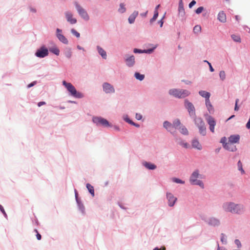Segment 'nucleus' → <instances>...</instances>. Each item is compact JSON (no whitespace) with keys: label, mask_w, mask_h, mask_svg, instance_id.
I'll return each mask as SVG.
<instances>
[{"label":"nucleus","mask_w":250,"mask_h":250,"mask_svg":"<svg viewBox=\"0 0 250 250\" xmlns=\"http://www.w3.org/2000/svg\"><path fill=\"white\" fill-rule=\"evenodd\" d=\"M62 84L66 89L70 96L78 99H82L84 97V94L81 92L77 91L75 86L71 83L63 81Z\"/></svg>","instance_id":"obj_1"},{"label":"nucleus","mask_w":250,"mask_h":250,"mask_svg":"<svg viewBox=\"0 0 250 250\" xmlns=\"http://www.w3.org/2000/svg\"><path fill=\"white\" fill-rule=\"evenodd\" d=\"M202 175L200 174L199 169L194 170L191 174L189 181L191 185H196L199 186L202 188H204V183L200 180L198 179H201Z\"/></svg>","instance_id":"obj_2"},{"label":"nucleus","mask_w":250,"mask_h":250,"mask_svg":"<svg viewBox=\"0 0 250 250\" xmlns=\"http://www.w3.org/2000/svg\"><path fill=\"white\" fill-rule=\"evenodd\" d=\"M190 92L187 89L180 88H171L168 90V94L176 98L184 99L190 94Z\"/></svg>","instance_id":"obj_3"},{"label":"nucleus","mask_w":250,"mask_h":250,"mask_svg":"<svg viewBox=\"0 0 250 250\" xmlns=\"http://www.w3.org/2000/svg\"><path fill=\"white\" fill-rule=\"evenodd\" d=\"M74 5L78 15L83 20L85 21L90 20V16L86 9L76 1L74 2Z\"/></svg>","instance_id":"obj_4"},{"label":"nucleus","mask_w":250,"mask_h":250,"mask_svg":"<svg viewBox=\"0 0 250 250\" xmlns=\"http://www.w3.org/2000/svg\"><path fill=\"white\" fill-rule=\"evenodd\" d=\"M92 122L98 126L104 127H111L112 125L105 119L101 116H93L92 119Z\"/></svg>","instance_id":"obj_5"},{"label":"nucleus","mask_w":250,"mask_h":250,"mask_svg":"<svg viewBox=\"0 0 250 250\" xmlns=\"http://www.w3.org/2000/svg\"><path fill=\"white\" fill-rule=\"evenodd\" d=\"M193 120L195 125L198 128L200 134L205 136L207 134V128L203 120L201 117H197Z\"/></svg>","instance_id":"obj_6"},{"label":"nucleus","mask_w":250,"mask_h":250,"mask_svg":"<svg viewBox=\"0 0 250 250\" xmlns=\"http://www.w3.org/2000/svg\"><path fill=\"white\" fill-rule=\"evenodd\" d=\"M184 103L185 107L187 110L190 118L192 120L197 118L195 108L193 104L188 99H185Z\"/></svg>","instance_id":"obj_7"},{"label":"nucleus","mask_w":250,"mask_h":250,"mask_svg":"<svg viewBox=\"0 0 250 250\" xmlns=\"http://www.w3.org/2000/svg\"><path fill=\"white\" fill-rule=\"evenodd\" d=\"M64 17L67 23L70 25H74L77 23V19L75 17L73 11L70 10H65L64 13Z\"/></svg>","instance_id":"obj_8"},{"label":"nucleus","mask_w":250,"mask_h":250,"mask_svg":"<svg viewBox=\"0 0 250 250\" xmlns=\"http://www.w3.org/2000/svg\"><path fill=\"white\" fill-rule=\"evenodd\" d=\"M102 88L103 92L107 95H112L116 91L114 86L107 82L103 83Z\"/></svg>","instance_id":"obj_9"},{"label":"nucleus","mask_w":250,"mask_h":250,"mask_svg":"<svg viewBox=\"0 0 250 250\" xmlns=\"http://www.w3.org/2000/svg\"><path fill=\"white\" fill-rule=\"evenodd\" d=\"M232 205L231 214L242 215L245 212V207L243 204L233 202Z\"/></svg>","instance_id":"obj_10"},{"label":"nucleus","mask_w":250,"mask_h":250,"mask_svg":"<svg viewBox=\"0 0 250 250\" xmlns=\"http://www.w3.org/2000/svg\"><path fill=\"white\" fill-rule=\"evenodd\" d=\"M55 36L59 42L62 44L67 45L69 43L68 39L64 35L63 30L59 28H57L55 30Z\"/></svg>","instance_id":"obj_11"},{"label":"nucleus","mask_w":250,"mask_h":250,"mask_svg":"<svg viewBox=\"0 0 250 250\" xmlns=\"http://www.w3.org/2000/svg\"><path fill=\"white\" fill-rule=\"evenodd\" d=\"M74 192L78 208L81 214L84 215L85 214V207L81 198L79 197L78 192L76 189H74Z\"/></svg>","instance_id":"obj_12"},{"label":"nucleus","mask_w":250,"mask_h":250,"mask_svg":"<svg viewBox=\"0 0 250 250\" xmlns=\"http://www.w3.org/2000/svg\"><path fill=\"white\" fill-rule=\"evenodd\" d=\"M206 223L208 226L213 228H218L221 225L220 219L214 216H211L208 218Z\"/></svg>","instance_id":"obj_13"},{"label":"nucleus","mask_w":250,"mask_h":250,"mask_svg":"<svg viewBox=\"0 0 250 250\" xmlns=\"http://www.w3.org/2000/svg\"><path fill=\"white\" fill-rule=\"evenodd\" d=\"M204 117L205 120L209 125L210 131L211 132L214 133L215 126L216 125V121L214 118L207 113L204 114Z\"/></svg>","instance_id":"obj_14"},{"label":"nucleus","mask_w":250,"mask_h":250,"mask_svg":"<svg viewBox=\"0 0 250 250\" xmlns=\"http://www.w3.org/2000/svg\"><path fill=\"white\" fill-rule=\"evenodd\" d=\"M124 61L127 67H132L136 63L135 57L133 55L126 54L124 57Z\"/></svg>","instance_id":"obj_15"},{"label":"nucleus","mask_w":250,"mask_h":250,"mask_svg":"<svg viewBox=\"0 0 250 250\" xmlns=\"http://www.w3.org/2000/svg\"><path fill=\"white\" fill-rule=\"evenodd\" d=\"M49 54L48 49L44 45L38 49L35 55L39 58H43Z\"/></svg>","instance_id":"obj_16"},{"label":"nucleus","mask_w":250,"mask_h":250,"mask_svg":"<svg viewBox=\"0 0 250 250\" xmlns=\"http://www.w3.org/2000/svg\"><path fill=\"white\" fill-rule=\"evenodd\" d=\"M166 199L167 201V205L169 207H174L177 201V197L170 192H166Z\"/></svg>","instance_id":"obj_17"},{"label":"nucleus","mask_w":250,"mask_h":250,"mask_svg":"<svg viewBox=\"0 0 250 250\" xmlns=\"http://www.w3.org/2000/svg\"><path fill=\"white\" fill-rule=\"evenodd\" d=\"M163 127L171 134L173 135H174L176 131L174 129L173 124L170 122L167 121H164L163 123Z\"/></svg>","instance_id":"obj_18"},{"label":"nucleus","mask_w":250,"mask_h":250,"mask_svg":"<svg viewBox=\"0 0 250 250\" xmlns=\"http://www.w3.org/2000/svg\"><path fill=\"white\" fill-rule=\"evenodd\" d=\"M233 202L228 201L223 203L222 205V208L223 210L226 212H229L231 213V208Z\"/></svg>","instance_id":"obj_19"},{"label":"nucleus","mask_w":250,"mask_h":250,"mask_svg":"<svg viewBox=\"0 0 250 250\" xmlns=\"http://www.w3.org/2000/svg\"><path fill=\"white\" fill-rule=\"evenodd\" d=\"M96 50L100 56L104 60H106L107 58V55L106 51L100 45H97L96 46Z\"/></svg>","instance_id":"obj_20"},{"label":"nucleus","mask_w":250,"mask_h":250,"mask_svg":"<svg viewBox=\"0 0 250 250\" xmlns=\"http://www.w3.org/2000/svg\"><path fill=\"white\" fill-rule=\"evenodd\" d=\"M142 165L147 170H154L157 168L156 165L149 162L144 161L142 162Z\"/></svg>","instance_id":"obj_21"},{"label":"nucleus","mask_w":250,"mask_h":250,"mask_svg":"<svg viewBox=\"0 0 250 250\" xmlns=\"http://www.w3.org/2000/svg\"><path fill=\"white\" fill-rule=\"evenodd\" d=\"M192 147L198 150L202 149V146L197 139H194L191 141Z\"/></svg>","instance_id":"obj_22"},{"label":"nucleus","mask_w":250,"mask_h":250,"mask_svg":"<svg viewBox=\"0 0 250 250\" xmlns=\"http://www.w3.org/2000/svg\"><path fill=\"white\" fill-rule=\"evenodd\" d=\"M240 137L238 134L231 135L229 137V142L230 144L239 143Z\"/></svg>","instance_id":"obj_23"},{"label":"nucleus","mask_w":250,"mask_h":250,"mask_svg":"<svg viewBox=\"0 0 250 250\" xmlns=\"http://www.w3.org/2000/svg\"><path fill=\"white\" fill-rule=\"evenodd\" d=\"M178 17L182 21L184 22L186 20L185 9H178Z\"/></svg>","instance_id":"obj_24"},{"label":"nucleus","mask_w":250,"mask_h":250,"mask_svg":"<svg viewBox=\"0 0 250 250\" xmlns=\"http://www.w3.org/2000/svg\"><path fill=\"white\" fill-rule=\"evenodd\" d=\"M205 105L208 111V113L209 115L213 114L214 113V109L210 100L205 102Z\"/></svg>","instance_id":"obj_25"},{"label":"nucleus","mask_w":250,"mask_h":250,"mask_svg":"<svg viewBox=\"0 0 250 250\" xmlns=\"http://www.w3.org/2000/svg\"><path fill=\"white\" fill-rule=\"evenodd\" d=\"M199 94L202 97L205 99V102L210 100L209 98L210 97V93L209 92L205 90H200L199 91Z\"/></svg>","instance_id":"obj_26"},{"label":"nucleus","mask_w":250,"mask_h":250,"mask_svg":"<svg viewBox=\"0 0 250 250\" xmlns=\"http://www.w3.org/2000/svg\"><path fill=\"white\" fill-rule=\"evenodd\" d=\"M138 12L134 11L128 17V21L130 24H132L134 22L135 19L138 15Z\"/></svg>","instance_id":"obj_27"},{"label":"nucleus","mask_w":250,"mask_h":250,"mask_svg":"<svg viewBox=\"0 0 250 250\" xmlns=\"http://www.w3.org/2000/svg\"><path fill=\"white\" fill-rule=\"evenodd\" d=\"M176 142L181 146L186 148H188L190 147L189 144L186 142L181 138H176Z\"/></svg>","instance_id":"obj_28"},{"label":"nucleus","mask_w":250,"mask_h":250,"mask_svg":"<svg viewBox=\"0 0 250 250\" xmlns=\"http://www.w3.org/2000/svg\"><path fill=\"white\" fill-rule=\"evenodd\" d=\"M149 46H151V47L147 49H144V53L148 54H152L154 51L155 50V49L157 47L158 44H149Z\"/></svg>","instance_id":"obj_29"},{"label":"nucleus","mask_w":250,"mask_h":250,"mask_svg":"<svg viewBox=\"0 0 250 250\" xmlns=\"http://www.w3.org/2000/svg\"><path fill=\"white\" fill-rule=\"evenodd\" d=\"M217 19L222 23L226 21V16L223 11H221L218 13Z\"/></svg>","instance_id":"obj_30"},{"label":"nucleus","mask_w":250,"mask_h":250,"mask_svg":"<svg viewBox=\"0 0 250 250\" xmlns=\"http://www.w3.org/2000/svg\"><path fill=\"white\" fill-rule=\"evenodd\" d=\"M117 11L120 14L125 13L126 11V4L124 2L120 3Z\"/></svg>","instance_id":"obj_31"},{"label":"nucleus","mask_w":250,"mask_h":250,"mask_svg":"<svg viewBox=\"0 0 250 250\" xmlns=\"http://www.w3.org/2000/svg\"><path fill=\"white\" fill-rule=\"evenodd\" d=\"M50 51L51 53L57 55L59 56L60 55V51L59 48L56 46L54 45L52 47H51L49 48L48 51Z\"/></svg>","instance_id":"obj_32"},{"label":"nucleus","mask_w":250,"mask_h":250,"mask_svg":"<svg viewBox=\"0 0 250 250\" xmlns=\"http://www.w3.org/2000/svg\"><path fill=\"white\" fill-rule=\"evenodd\" d=\"M223 147L225 149L231 152H235L237 150V148L235 146H232L229 143L228 144H225V146H224Z\"/></svg>","instance_id":"obj_33"},{"label":"nucleus","mask_w":250,"mask_h":250,"mask_svg":"<svg viewBox=\"0 0 250 250\" xmlns=\"http://www.w3.org/2000/svg\"><path fill=\"white\" fill-rule=\"evenodd\" d=\"M220 241L223 245H226L228 244V237L224 233L220 234Z\"/></svg>","instance_id":"obj_34"},{"label":"nucleus","mask_w":250,"mask_h":250,"mask_svg":"<svg viewBox=\"0 0 250 250\" xmlns=\"http://www.w3.org/2000/svg\"><path fill=\"white\" fill-rule=\"evenodd\" d=\"M180 133L184 135H188V131L185 125H181L179 128Z\"/></svg>","instance_id":"obj_35"},{"label":"nucleus","mask_w":250,"mask_h":250,"mask_svg":"<svg viewBox=\"0 0 250 250\" xmlns=\"http://www.w3.org/2000/svg\"><path fill=\"white\" fill-rule=\"evenodd\" d=\"M86 187L88 189L89 192L90 193L92 197L95 196L94 189L93 186L89 183L86 184Z\"/></svg>","instance_id":"obj_36"},{"label":"nucleus","mask_w":250,"mask_h":250,"mask_svg":"<svg viewBox=\"0 0 250 250\" xmlns=\"http://www.w3.org/2000/svg\"><path fill=\"white\" fill-rule=\"evenodd\" d=\"M72 51L70 48H66L64 51V55L67 59H70L72 57Z\"/></svg>","instance_id":"obj_37"},{"label":"nucleus","mask_w":250,"mask_h":250,"mask_svg":"<svg viewBox=\"0 0 250 250\" xmlns=\"http://www.w3.org/2000/svg\"><path fill=\"white\" fill-rule=\"evenodd\" d=\"M174 129H178L179 127L182 125L179 119H176L173 121L172 123Z\"/></svg>","instance_id":"obj_38"},{"label":"nucleus","mask_w":250,"mask_h":250,"mask_svg":"<svg viewBox=\"0 0 250 250\" xmlns=\"http://www.w3.org/2000/svg\"><path fill=\"white\" fill-rule=\"evenodd\" d=\"M27 9L29 12L31 14H36L37 12V8L32 5H29L27 7Z\"/></svg>","instance_id":"obj_39"},{"label":"nucleus","mask_w":250,"mask_h":250,"mask_svg":"<svg viewBox=\"0 0 250 250\" xmlns=\"http://www.w3.org/2000/svg\"><path fill=\"white\" fill-rule=\"evenodd\" d=\"M134 77L137 80L142 81L145 79V75L144 74H141L139 72H135L134 73Z\"/></svg>","instance_id":"obj_40"},{"label":"nucleus","mask_w":250,"mask_h":250,"mask_svg":"<svg viewBox=\"0 0 250 250\" xmlns=\"http://www.w3.org/2000/svg\"><path fill=\"white\" fill-rule=\"evenodd\" d=\"M220 80L222 81H224L226 79V74L225 71L221 70L219 73Z\"/></svg>","instance_id":"obj_41"},{"label":"nucleus","mask_w":250,"mask_h":250,"mask_svg":"<svg viewBox=\"0 0 250 250\" xmlns=\"http://www.w3.org/2000/svg\"><path fill=\"white\" fill-rule=\"evenodd\" d=\"M201 26L199 25H195L193 29V31L194 34L198 35L201 32Z\"/></svg>","instance_id":"obj_42"},{"label":"nucleus","mask_w":250,"mask_h":250,"mask_svg":"<svg viewBox=\"0 0 250 250\" xmlns=\"http://www.w3.org/2000/svg\"><path fill=\"white\" fill-rule=\"evenodd\" d=\"M159 15L158 11H156V10H154V15L153 17L150 20L149 22L150 24H152L154 21H156L157 18H158Z\"/></svg>","instance_id":"obj_43"},{"label":"nucleus","mask_w":250,"mask_h":250,"mask_svg":"<svg viewBox=\"0 0 250 250\" xmlns=\"http://www.w3.org/2000/svg\"><path fill=\"white\" fill-rule=\"evenodd\" d=\"M238 170L240 171L242 174L245 173V170L243 168V165L240 160H239L237 164Z\"/></svg>","instance_id":"obj_44"},{"label":"nucleus","mask_w":250,"mask_h":250,"mask_svg":"<svg viewBox=\"0 0 250 250\" xmlns=\"http://www.w3.org/2000/svg\"><path fill=\"white\" fill-rule=\"evenodd\" d=\"M171 181L177 184H184L185 183V182L184 181H183L179 178H176V177H173L171 179Z\"/></svg>","instance_id":"obj_45"},{"label":"nucleus","mask_w":250,"mask_h":250,"mask_svg":"<svg viewBox=\"0 0 250 250\" xmlns=\"http://www.w3.org/2000/svg\"><path fill=\"white\" fill-rule=\"evenodd\" d=\"M70 33L77 38L80 37V34L74 28H71L70 29Z\"/></svg>","instance_id":"obj_46"},{"label":"nucleus","mask_w":250,"mask_h":250,"mask_svg":"<svg viewBox=\"0 0 250 250\" xmlns=\"http://www.w3.org/2000/svg\"><path fill=\"white\" fill-rule=\"evenodd\" d=\"M122 119L123 120L125 121V122L127 123L128 124H130L131 122H132V120H131L128 115L126 114H124L122 116Z\"/></svg>","instance_id":"obj_47"},{"label":"nucleus","mask_w":250,"mask_h":250,"mask_svg":"<svg viewBox=\"0 0 250 250\" xmlns=\"http://www.w3.org/2000/svg\"><path fill=\"white\" fill-rule=\"evenodd\" d=\"M232 39L235 42H240L241 39L239 36L233 34L231 36Z\"/></svg>","instance_id":"obj_48"},{"label":"nucleus","mask_w":250,"mask_h":250,"mask_svg":"<svg viewBox=\"0 0 250 250\" xmlns=\"http://www.w3.org/2000/svg\"><path fill=\"white\" fill-rule=\"evenodd\" d=\"M234 243L236 245L237 248L240 249L242 247L241 243L239 239H235Z\"/></svg>","instance_id":"obj_49"},{"label":"nucleus","mask_w":250,"mask_h":250,"mask_svg":"<svg viewBox=\"0 0 250 250\" xmlns=\"http://www.w3.org/2000/svg\"><path fill=\"white\" fill-rule=\"evenodd\" d=\"M220 143L222 144L223 146L224 147L225 146V144H228L227 143V138L226 137H223L221 139Z\"/></svg>","instance_id":"obj_50"},{"label":"nucleus","mask_w":250,"mask_h":250,"mask_svg":"<svg viewBox=\"0 0 250 250\" xmlns=\"http://www.w3.org/2000/svg\"><path fill=\"white\" fill-rule=\"evenodd\" d=\"M133 52L135 54H142L144 53V50L138 49V48H134L133 50Z\"/></svg>","instance_id":"obj_51"},{"label":"nucleus","mask_w":250,"mask_h":250,"mask_svg":"<svg viewBox=\"0 0 250 250\" xmlns=\"http://www.w3.org/2000/svg\"><path fill=\"white\" fill-rule=\"evenodd\" d=\"M204 8L203 6H200L199 7H198L196 10H195V13L197 14H200V13H201L204 10Z\"/></svg>","instance_id":"obj_52"},{"label":"nucleus","mask_w":250,"mask_h":250,"mask_svg":"<svg viewBox=\"0 0 250 250\" xmlns=\"http://www.w3.org/2000/svg\"><path fill=\"white\" fill-rule=\"evenodd\" d=\"M184 9V3L182 0H180L178 4V9Z\"/></svg>","instance_id":"obj_53"},{"label":"nucleus","mask_w":250,"mask_h":250,"mask_svg":"<svg viewBox=\"0 0 250 250\" xmlns=\"http://www.w3.org/2000/svg\"><path fill=\"white\" fill-rule=\"evenodd\" d=\"M143 118V116L140 113H136L135 114V118L137 120H141Z\"/></svg>","instance_id":"obj_54"},{"label":"nucleus","mask_w":250,"mask_h":250,"mask_svg":"<svg viewBox=\"0 0 250 250\" xmlns=\"http://www.w3.org/2000/svg\"><path fill=\"white\" fill-rule=\"evenodd\" d=\"M0 210L1 211V212L4 216V217L5 218H7V214L6 213L3 207L1 205H0Z\"/></svg>","instance_id":"obj_55"},{"label":"nucleus","mask_w":250,"mask_h":250,"mask_svg":"<svg viewBox=\"0 0 250 250\" xmlns=\"http://www.w3.org/2000/svg\"><path fill=\"white\" fill-rule=\"evenodd\" d=\"M239 99H237L235 100V107H234V110L235 111H238L239 110V107L238 106V103L239 102Z\"/></svg>","instance_id":"obj_56"},{"label":"nucleus","mask_w":250,"mask_h":250,"mask_svg":"<svg viewBox=\"0 0 250 250\" xmlns=\"http://www.w3.org/2000/svg\"><path fill=\"white\" fill-rule=\"evenodd\" d=\"M216 250H228L225 247H224L223 246H220L219 244L217 243Z\"/></svg>","instance_id":"obj_57"},{"label":"nucleus","mask_w":250,"mask_h":250,"mask_svg":"<svg viewBox=\"0 0 250 250\" xmlns=\"http://www.w3.org/2000/svg\"><path fill=\"white\" fill-rule=\"evenodd\" d=\"M37 81H34L33 82H32L31 83H29V84L27 85V87L28 88H29L33 86H34L35 85H36L37 84Z\"/></svg>","instance_id":"obj_58"},{"label":"nucleus","mask_w":250,"mask_h":250,"mask_svg":"<svg viewBox=\"0 0 250 250\" xmlns=\"http://www.w3.org/2000/svg\"><path fill=\"white\" fill-rule=\"evenodd\" d=\"M164 18H165V16H163V17L162 18L161 20H159L158 21V23L160 25V26L161 27H162L163 25V24H164L163 19H164Z\"/></svg>","instance_id":"obj_59"},{"label":"nucleus","mask_w":250,"mask_h":250,"mask_svg":"<svg viewBox=\"0 0 250 250\" xmlns=\"http://www.w3.org/2000/svg\"><path fill=\"white\" fill-rule=\"evenodd\" d=\"M196 2L194 0H192L189 4L188 6L189 8H191L195 4Z\"/></svg>","instance_id":"obj_60"},{"label":"nucleus","mask_w":250,"mask_h":250,"mask_svg":"<svg viewBox=\"0 0 250 250\" xmlns=\"http://www.w3.org/2000/svg\"><path fill=\"white\" fill-rule=\"evenodd\" d=\"M34 230H35V231H36L37 232V234H36L37 239L38 240H40L42 238L41 235L38 232V230L37 229H35Z\"/></svg>","instance_id":"obj_61"},{"label":"nucleus","mask_w":250,"mask_h":250,"mask_svg":"<svg viewBox=\"0 0 250 250\" xmlns=\"http://www.w3.org/2000/svg\"><path fill=\"white\" fill-rule=\"evenodd\" d=\"M199 217H200V218L201 219V220H202V221H204L205 223H206L207 220L208 219L206 218L205 215L202 214V215H200L199 216Z\"/></svg>","instance_id":"obj_62"},{"label":"nucleus","mask_w":250,"mask_h":250,"mask_svg":"<svg viewBox=\"0 0 250 250\" xmlns=\"http://www.w3.org/2000/svg\"><path fill=\"white\" fill-rule=\"evenodd\" d=\"M111 127H113V128L117 131H120L121 130L120 127L117 125H112Z\"/></svg>","instance_id":"obj_63"},{"label":"nucleus","mask_w":250,"mask_h":250,"mask_svg":"<svg viewBox=\"0 0 250 250\" xmlns=\"http://www.w3.org/2000/svg\"><path fill=\"white\" fill-rule=\"evenodd\" d=\"M166 250V249L165 247H162L161 248L156 247L153 250Z\"/></svg>","instance_id":"obj_64"}]
</instances>
